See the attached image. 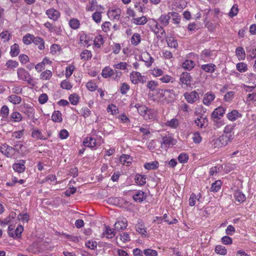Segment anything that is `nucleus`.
Instances as JSON below:
<instances>
[{"label":"nucleus","instance_id":"f03ea898","mask_svg":"<svg viewBox=\"0 0 256 256\" xmlns=\"http://www.w3.org/2000/svg\"><path fill=\"white\" fill-rule=\"evenodd\" d=\"M226 110L222 106H219L216 108L212 114V118L214 122L218 124L217 126L219 127L222 125L221 121H218L221 118L224 114Z\"/></svg>","mask_w":256,"mask_h":256},{"label":"nucleus","instance_id":"0eeeda50","mask_svg":"<svg viewBox=\"0 0 256 256\" xmlns=\"http://www.w3.org/2000/svg\"><path fill=\"white\" fill-rule=\"evenodd\" d=\"M121 13L122 10L120 8L112 9L108 10V16L111 19L118 20Z\"/></svg>","mask_w":256,"mask_h":256},{"label":"nucleus","instance_id":"2eb2a0df","mask_svg":"<svg viewBox=\"0 0 256 256\" xmlns=\"http://www.w3.org/2000/svg\"><path fill=\"white\" fill-rule=\"evenodd\" d=\"M176 144V141L171 136H166L162 138V141L161 142L162 147L169 146L170 144L174 145Z\"/></svg>","mask_w":256,"mask_h":256},{"label":"nucleus","instance_id":"473e14b6","mask_svg":"<svg viewBox=\"0 0 256 256\" xmlns=\"http://www.w3.org/2000/svg\"><path fill=\"white\" fill-rule=\"evenodd\" d=\"M32 136L37 140H44L46 139V138L42 134V132L38 130H34L32 133Z\"/></svg>","mask_w":256,"mask_h":256},{"label":"nucleus","instance_id":"bf43d9fd","mask_svg":"<svg viewBox=\"0 0 256 256\" xmlns=\"http://www.w3.org/2000/svg\"><path fill=\"white\" fill-rule=\"evenodd\" d=\"M23 230V226L21 225H18L16 230H15L14 234V238H19Z\"/></svg>","mask_w":256,"mask_h":256},{"label":"nucleus","instance_id":"f8f14e48","mask_svg":"<svg viewBox=\"0 0 256 256\" xmlns=\"http://www.w3.org/2000/svg\"><path fill=\"white\" fill-rule=\"evenodd\" d=\"M170 18V12H168L166 14H162L158 19V21L162 26H166L168 24Z\"/></svg>","mask_w":256,"mask_h":256},{"label":"nucleus","instance_id":"e433bc0d","mask_svg":"<svg viewBox=\"0 0 256 256\" xmlns=\"http://www.w3.org/2000/svg\"><path fill=\"white\" fill-rule=\"evenodd\" d=\"M158 162L157 161H154L146 163L144 165V167L146 170H155L158 168Z\"/></svg>","mask_w":256,"mask_h":256},{"label":"nucleus","instance_id":"4468645a","mask_svg":"<svg viewBox=\"0 0 256 256\" xmlns=\"http://www.w3.org/2000/svg\"><path fill=\"white\" fill-rule=\"evenodd\" d=\"M195 124L198 127L202 128L208 126V120L206 117L200 116L195 120Z\"/></svg>","mask_w":256,"mask_h":256},{"label":"nucleus","instance_id":"393cba45","mask_svg":"<svg viewBox=\"0 0 256 256\" xmlns=\"http://www.w3.org/2000/svg\"><path fill=\"white\" fill-rule=\"evenodd\" d=\"M114 74V71L110 67H105L102 70V75L104 78H108L112 76Z\"/></svg>","mask_w":256,"mask_h":256},{"label":"nucleus","instance_id":"cd10ccee","mask_svg":"<svg viewBox=\"0 0 256 256\" xmlns=\"http://www.w3.org/2000/svg\"><path fill=\"white\" fill-rule=\"evenodd\" d=\"M234 197L236 200L240 202H242L246 200L245 195L240 190H236L234 192Z\"/></svg>","mask_w":256,"mask_h":256},{"label":"nucleus","instance_id":"052dcab7","mask_svg":"<svg viewBox=\"0 0 256 256\" xmlns=\"http://www.w3.org/2000/svg\"><path fill=\"white\" fill-rule=\"evenodd\" d=\"M129 90L130 86L128 84L124 82L121 84L120 88V92L122 94H126Z\"/></svg>","mask_w":256,"mask_h":256},{"label":"nucleus","instance_id":"de8ad7c7","mask_svg":"<svg viewBox=\"0 0 256 256\" xmlns=\"http://www.w3.org/2000/svg\"><path fill=\"white\" fill-rule=\"evenodd\" d=\"M52 76V72L50 70H46L43 72L40 76V78L41 80H50Z\"/></svg>","mask_w":256,"mask_h":256},{"label":"nucleus","instance_id":"dca6fc26","mask_svg":"<svg viewBox=\"0 0 256 256\" xmlns=\"http://www.w3.org/2000/svg\"><path fill=\"white\" fill-rule=\"evenodd\" d=\"M242 117V114L237 110H232L227 114L228 118L230 121H234Z\"/></svg>","mask_w":256,"mask_h":256},{"label":"nucleus","instance_id":"e2e57ef3","mask_svg":"<svg viewBox=\"0 0 256 256\" xmlns=\"http://www.w3.org/2000/svg\"><path fill=\"white\" fill-rule=\"evenodd\" d=\"M18 218L23 222H28L29 220V215L27 213L20 214L18 216Z\"/></svg>","mask_w":256,"mask_h":256},{"label":"nucleus","instance_id":"58836bf2","mask_svg":"<svg viewBox=\"0 0 256 256\" xmlns=\"http://www.w3.org/2000/svg\"><path fill=\"white\" fill-rule=\"evenodd\" d=\"M6 147L7 148V157H12L16 152H20L18 148L8 146V144Z\"/></svg>","mask_w":256,"mask_h":256},{"label":"nucleus","instance_id":"c9c22d12","mask_svg":"<svg viewBox=\"0 0 256 256\" xmlns=\"http://www.w3.org/2000/svg\"><path fill=\"white\" fill-rule=\"evenodd\" d=\"M221 186V181L220 180H216L212 184V186L210 188V191L212 192H217L220 190Z\"/></svg>","mask_w":256,"mask_h":256},{"label":"nucleus","instance_id":"f257e3e1","mask_svg":"<svg viewBox=\"0 0 256 256\" xmlns=\"http://www.w3.org/2000/svg\"><path fill=\"white\" fill-rule=\"evenodd\" d=\"M158 94L162 97H164V100L168 104L173 102L176 99V96L173 90L159 89Z\"/></svg>","mask_w":256,"mask_h":256},{"label":"nucleus","instance_id":"4c0bfd02","mask_svg":"<svg viewBox=\"0 0 256 256\" xmlns=\"http://www.w3.org/2000/svg\"><path fill=\"white\" fill-rule=\"evenodd\" d=\"M8 99L10 102L14 104H19L22 102L21 97L16 94H12L9 96Z\"/></svg>","mask_w":256,"mask_h":256},{"label":"nucleus","instance_id":"a19ab883","mask_svg":"<svg viewBox=\"0 0 256 256\" xmlns=\"http://www.w3.org/2000/svg\"><path fill=\"white\" fill-rule=\"evenodd\" d=\"M170 18H172V20L176 24H179L180 21V16L176 12H170Z\"/></svg>","mask_w":256,"mask_h":256},{"label":"nucleus","instance_id":"a211bd4d","mask_svg":"<svg viewBox=\"0 0 256 256\" xmlns=\"http://www.w3.org/2000/svg\"><path fill=\"white\" fill-rule=\"evenodd\" d=\"M33 43L38 46L39 50H42L44 49V41L40 37L34 36L33 40Z\"/></svg>","mask_w":256,"mask_h":256},{"label":"nucleus","instance_id":"774afa93","mask_svg":"<svg viewBox=\"0 0 256 256\" xmlns=\"http://www.w3.org/2000/svg\"><path fill=\"white\" fill-rule=\"evenodd\" d=\"M48 100V96L46 94H41L38 98V102L40 104H45Z\"/></svg>","mask_w":256,"mask_h":256},{"label":"nucleus","instance_id":"a878e982","mask_svg":"<svg viewBox=\"0 0 256 256\" xmlns=\"http://www.w3.org/2000/svg\"><path fill=\"white\" fill-rule=\"evenodd\" d=\"M132 22L136 25H144L147 22V18L145 16H142L140 18H133L132 19Z\"/></svg>","mask_w":256,"mask_h":256},{"label":"nucleus","instance_id":"2f4dec72","mask_svg":"<svg viewBox=\"0 0 256 256\" xmlns=\"http://www.w3.org/2000/svg\"><path fill=\"white\" fill-rule=\"evenodd\" d=\"M235 127L234 124H230L226 125L224 130V134L226 135H232L234 137V133L232 132L233 130Z\"/></svg>","mask_w":256,"mask_h":256},{"label":"nucleus","instance_id":"4d7b16f0","mask_svg":"<svg viewBox=\"0 0 256 256\" xmlns=\"http://www.w3.org/2000/svg\"><path fill=\"white\" fill-rule=\"evenodd\" d=\"M166 125L172 128H176L178 125V120L177 119L173 118L168 121Z\"/></svg>","mask_w":256,"mask_h":256},{"label":"nucleus","instance_id":"c756f323","mask_svg":"<svg viewBox=\"0 0 256 256\" xmlns=\"http://www.w3.org/2000/svg\"><path fill=\"white\" fill-rule=\"evenodd\" d=\"M19 46L17 44H14L10 47V54L12 57L16 56L20 54Z\"/></svg>","mask_w":256,"mask_h":256},{"label":"nucleus","instance_id":"6e6d98bb","mask_svg":"<svg viewBox=\"0 0 256 256\" xmlns=\"http://www.w3.org/2000/svg\"><path fill=\"white\" fill-rule=\"evenodd\" d=\"M9 114V109L6 106H4L1 108L0 110V114L3 118H6L8 117Z\"/></svg>","mask_w":256,"mask_h":256},{"label":"nucleus","instance_id":"69168bd1","mask_svg":"<svg viewBox=\"0 0 256 256\" xmlns=\"http://www.w3.org/2000/svg\"><path fill=\"white\" fill-rule=\"evenodd\" d=\"M157 86L158 82L154 80H150L147 84L148 88L152 91L154 90Z\"/></svg>","mask_w":256,"mask_h":256},{"label":"nucleus","instance_id":"20e7f679","mask_svg":"<svg viewBox=\"0 0 256 256\" xmlns=\"http://www.w3.org/2000/svg\"><path fill=\"white\" fill-rule=\"evenodd\" d=\"M17 74L19 80L26 82L28 84H31V76L30 73L24 68H18L17 70Z\"/></svg>","mask_w":256,"mask_h":256},{"label":"nucleus","instance_id":"6e6552de","mask_svg":"<svg viewBox=\"0 0 256 256\" xmlns=\"http://www.w3.org/2000/svg\"><path fill=\"white\" fill-rule=\"evenodd\" d=\"M146 198V194L140 190H136L132 196L135 202H142Z\"/></svg>","mask_w":256,"mask_h":256},{"label":"nucleus","instance_id":"13d9d810","mask_svg":"<svg viewBox=\"0 0 256 256\" xmlns=\"http://www.w3.org/2000/svg\"><path fill=\"white\" fill-rule=\"evenodd\" d=\"M104 44V39L101 36H99L95 38L94 44L97 48H100Z\"/></svg>","mask_w":256,"mask_h":256},{"label":"nucleus","instance_id":"0e129e2a","mask_svg":"<svg viewBox=\"0 0 256 256\" xmlns=\"http://www.w3.org/2000/svg\"><path fill=\"white\" fill-rule=\"evenodd\" d=\"M92 19L96 23H99L101 21L102 15L100 12H95L92 15Z\"/></svg>","mask_w":256,"mask_h":256},{"label":"nucleus","instance_id":"39448f33","mask_svg":"<svg viewBox=\"0 0 256 256\" xmlns=\"http://www.w3.org/2000/svg\"><path fill=\"white\" fill-rule=\"evenodd\" d=\"M130 78L132 82L134 84H137L140 82L144 83L146 82V80L144 76L141 75L139 72H132L130 74Z\"/></svg>","mask_w":256,"mask_h":256},{"label":"nucleus","instance_id":"338daca9","mask_svg":"<svg viewBox=\"0 0 256 256\" xmlns=\"http://www.w3.org/2000/svg\"><path fill=\"white\" fill-rule=\"evenodd\" d=\"M234 92L233 91L228 92L224 96V100L226 102L230 101L233 98Z\"/></svg>","mask_w":256,"mask_h":256},{"label":"nucleus","instance_id":"6ab92c4d","mask_svg":"<svg viewBox=\"0 0 256 256\" xmlns=\"http://www.w3.org/2000/svg\"><path fill=\"white\" fill-rule=\"evenodd\" d=\"M134 180L137 184L142 186L146 183V176L145 175L136 174Z\"/></svg>","mask_w":256,"mask_h":256},{"label":"nucleus","instance_id":"603ef678","mask_svg":"<svg viewBox=\"0 0 256 256\" xmlns=\"http://www.w3.org/2000/svg\"><path fill=\"white\" fill-rule=\"evenodd\" d=\"M60 87L63 89L69 90L72 88V85L68 80H65L61 82Z\"/></svg>","mask_w":256,"mask_h":256},{"label":"nucleus","instance_id":"1a4fd4ad","mask_svg":"<svg viewBox=\"0 0 256 256\" xmlns=\"http://www.w3.org/2000/svg\"><path fill=\"white\" fill-rule=\"evenodd\" d=\"M46 13L50 18L54 21L56 20L60 16V12L54 8L48 10Z\"/></svg>","mask_w":256,"mask_h":256},{"label":"nucleus","instance_id":"37998d69","mask_svg":"<svg viewBox=\"0 0 256 256\" xmlns=\"http://www.w3.org/2000/svg\"><path fill=\"white\" fill-rule=\"evenodd\" d=\"M236 68L240 72H244L248 70L247 64L243 62L238 63L236 65Z\"/></svg>","mask_w":256,"mask_h":256},{"label":"nucleus","instance_id":"c03bdc74","mask_svg":"<svg viewBox=\"0 0 256 256\" xmlns=\"http://www.w3.org/2000/svg\"><path fill=\"white\" fill-rule=\"evenodd\" d=\"M155 118V112L154 110L152 109H148L146 114L144 115V118L146 120H151Z\"/></svg>","mask_w":256,"mask_h":256},{"label":"nucleus","instance_id":"f704fd0d","mask_svg":"<svg viewBox=\"0 0 256 256\" xmlns=\"http://www.w3.org/2000/svg\"><path fill=\"white\" fill-rule=\"evenodd\" d=\"M34 38V36L33 34H28L23 37L22 42L26 45L30 44L33 42Z\"/></svg>","mask_w":256,"mask_h":256},{"label":"nucleus","instance_id":"680f3d73","mask_svg":"<svg viewBox=\"0 0 256 256\" xmlns=\"http://www.w3.org/2000/svg\"><path fill=\"white\" fill-rule=\"evenodd\" d=\"M144 254L146 256H157L158 252L156 250L152 249H146L144 250Z\"/></svg>","mask_w":256,"mask_h":256},{"label":"nucleus","instance_id":"b1692460","mask_svg":"<svg viewBox=\"0 0 256 256\" xmlns=\"http://www.w3.org/2000/svg\"><path fill=\"white\" fill-rule=\"evenodd\" d=\"M52 120L56 122H60L62 120V114L58 110H55L53 112L52 116Z\"/></svg>","mask_w":256,"mask_h":256},{"label":"nucleus","instance_id":"412c9836","mask_svg":"<svg viewBox=\"0 0 256 256\" xmlns=\"http://www.w3.org/2000/svg\"><path fill=\"white\" fill-rule=\"evenodd\" d=\"M113 67L116 69H119L122 70H126L128 72L130 70L131 66L128 64L126 62H120L118 64H114L113 65Z\"/></svg>","mask_w":256,"mask_h":256},{"label":"nucleus","instance_id":"9b49d317","mask_svg":"<svg viewBox=\"0 0 256 256\" xmlns=\"http://www.w3.org/2000/svg\"><path fill=\"white\" fill-rule=\"evenodd\" d=\"M180 81L182 84L186 86L190 85L192 81L190 74L187 72H182L180 76Z\"/></svg>","mask_w":256,"mask_h":256},{"label":"nucleus","instance_id":"5701e85b","mask_svg":"<svg viewBox=\"0 0 256 256\" xmlns=\"http://www.w3.org/2000/svg\"><path fill=\"white\" fill-rule=\"evenodd\" d=\"M216 65L212 64H203L201 66L202 69L204 72L210 73L214 72L216 70Z\"/></svg>","mask_w":256,"mask_h":256},{"label":"nucleus","instance_id":"7c9ffc66","mask_svg":"<svg viewBox=\"0 0 256 256\" xmlns=\"http://www.w3.org/2000/svg\"><path fill=\"white\" fill-rule=\"evenodd\" d=\"M166 42L168 46L172 48H176L178 46L176 40L173 37L170 36L166 38Z\"/></svg>","mask_w":256,"mask_h":256},{"label":"nucleus","instance_id":"a18cd8bd","mask_svg":"<svg viewBox=\"0 0 256 256\" xmlns=\"http://www.w3.org/2000/svg\"><path fill=\"white\" fill-rule=\"evenodd\" d=\"M10 118L14 122H19L22 120V116L18 112H14L10 115Z\"/></svg>","mask_w":256,"mask_h":256},{"label":"nucleus","instance_id":"c85d7f7f","mask_svg":"<svg viewBox=\"0 0 256 256\" xmlns=\"http://www.w3.org/2000/svg\"><path fill=\"white\" fill-rule=\"evenodd\" d=\"M195 66L194 62L190 60H186L182 64V67L188 70H192Z\"/></svg>","mask_w":256,"mask_h":256},{"label":"nucleus","instance_id":"f3484780","mask_svg":"<svg viewBox=\"0 0 256 256\" xmlns=\"http://www.w3.org/2000/svg\"><path fill=\"white\" fill-rule=\"evenodd\" d=\"M215 95L212 92L206 93L203 98V103L206 106H208L210 104L212 101L215 98Z\"/></svg>","mask_w":256,"mask_h":256},{"label":"nucleus","instance_id":"72a5a7b5","mask_svg":"<svg viewBox=\"0 0 256 256\" xmlns=\"http://www.w3.org/2000/svg\"><path fill=\"white\" fill-rule=\"evenodd\" d=\"M114 229L118 231L126 228L127 226L126 222L118 221L114 225Z\"/></svg>","mask_w":256,"mask_h":256},{"label":"nucleus","instance_id":"79ce46f5","mask_svg":"<svg viewBox=\"0 0 256 256\" xmlns=\"http://www.w3.org/2000/svg\"><path fill=\"white\" fill-rule=\"evenodd\" d=\"M236 55L239 59L243 60L245 58L246 54L244 49L242 47H238L236 50Z\"/></svg>","mask_w":256,"mask_h":256},{"label":"nucleus","instance_id":"5fc2aeb1","mask_svg":"<svg viewBox=\"0 0 256 256\" xmlns=\"http://www.w3.org/2000/svg\"><path fill=\"white\" fill-rule=\"evenodd\" d=\"M188 160V156L186 153H182L178 156V160L180 163H186Z\"/></svg>","mask_w":256,"mask_h":256},{"label":"nucleus","instance_id":"ddd939ff","mask_svg":"<svg viewBox=\"0 0 256 256\" xmlns=\"http://www.w3.org/2000/svg\"><path fill=\"white\" fill-rule=\"evenodd\" d=\"M83 144L84 146L94 148L96 146V140L92 137H86L84 138Z\"/></svg>","mask_w":256,"mask_h":256},{"label":"nucleus","instance_id":"49530a36","mask_svg":"<svg viewBox=\"0 0 256 256\" xmlns=\"http://www.w3.org/2000/svg\"><path fill=\"white\" fill-rule=\"evenodd\" d=\"M136 228L138 233L142 234V235H144L145 236H146L147 232L143 224H140L139 222L138 224L136 225Z\"/></svg>","mask_w":256,"mask_h":256},{"label":"nucleus","instance_id":"3c124183","mask_svg":"<svg viewBox=\"0 0 256 256\" xmlns=\"http://www.w3.org/2000/svg\"><path fill=\"white\" fill-rule=\"evenodd\" d=\"M92 56V54L90 51L87 50H84L80 54L81 58L84 60H88L91 58Z\"/></svg>","mask_w":256,"mask_h":256},{"label":"nucleus","instance_id":"423d86ee","mask_svg":"<svg viewBox=\"0 0 256 256\" xmlns=\"http://www.w3.org/2000/svg\"><path fill=\"white\" fill-rule=\"evenodd\" d=\"M186 100L190 104L194 103L198 98V94L196 91L186 92L184 94Z\"/></svg>","mask_w":256,"mask_h":256},{"label":"nucleus","instance_id":"bb28decb","mask_svg":"<svg viewBox=\"0 0 256 256\" xmlns=\"http://www.w3.org/2000/svg\"><path fill=\"white\" fill-rule=\"evenodd\" d=\"M134 106L137 109L138 112L139 114L143 116V117L144 116V115L146 114L147 110H148V108L146 106L140 105L139 104H135Z\"/></svg>","mask_w":256,"mask_h":256},{"label":"nucleus","instance_id":"8fccbe9b","mask_svg":"<svg viewBox=\"0 0 256 256\" xmlns=\"http://www.w3.org/2000/svg\"><path fill=\"white\" fill-rule=\"evenodd\" d=\"M79 96L76 94H70L69 96V100L73 105H76L78 102Z\"/></svg>","mask_w":256,"mask_h":256},{"label":"nucleus","instance_id":"7ed1b4c3","mask_svg":"<svg viewBox=\"0 0 256 256\" xmlns=\"http://www.w3.org/2000/svg\"><path fill=\"white\" fill-rule=\"evenodd\" d=\"M233 139L232 135L222 134L214 141V145L215 147H222L226 146L228 142H230Z\"/></svg>","mask_w":256,"mask_h":256},{"label":"nucleus","instance_id":"4be33fe9","mask_svg":"<svg viewBox=\"0 0 256 256\" xmlns=\"http://www.w3.org/2000/svg\"><path fill=\"white\" fill-rule=\"evenodd\" d=\"M114 230L112 229L110 227L107 226L106 228V230L102 233V237L106 238H112L115 236Z\"/></svg>","mask_w":256,"mask_h":256},{"label":"nucleus","instance_id":"9d476101","mask_svg":"<svg viewBox=\"0 0 256 256\" xmlns=\"http://www.w3.org/2000/svg\"><path fill=\"white\" fill-rule=\"evenodd\" d=\"M25 161L24 160H20L18 162L14 163L12 166V168L15 172L18 173L22 172L26 169Z\"/></svg>","mask_w":256,"mask_h":256},{"label":"nucleus","instance_id":"09e8293b","mask_svg":"<svg viewBox=\"0 0 256 256\" xmlns=\"http://www.w3.org/2000/svg\"><path fill=\"white\" fill-rule=\"evenodd\" d=\"M215 252L218 254L221 255H225L226 254L227 250L224 246L218 245L216 246Z\"/></svg>","mask_w":256,"mask_h":256},{"label":"nucleus","instance_id":"aec40b11","mask_svg":"<svg viewBox=\"0 0 256 256\" xmlns=\"http://www.w3.org/2000/svg\"><path fill=\"white\" fill-rule=\"evenodd\" d=\"M132 158L129 155L122 154L120 158V161L122 164L129 166L132 162Z\"/></svg>","mask_w":256,"mask_h":256},{"label":"nucleus","instance_id":"ea45409f","mask_svg":"<svg viewBox=\"0 0 256 256\" xmlns=\"http://www.w3.org/2000/svg\"><path fill=\"white\" fill-rule=\"evenodd\" d=\"M140 40V36L137 33L134 34L131 38V43L134 46H137L139 44Z\"/></svg>","mask_w":256,"mask_h":256},{"label":"nucleus","instance_id":"864d4df0","mask_svg":"<svg viewBox=\"0 0 256 256\" xmlns=\"http://www.w3.org/2000/svg\"><path fill=\"white\" fill-rule=\"evenodd\" d=\"M69 24L72 28L76 30L80 26V22L77 19L72 18L70 20Z\"/></svg>","mask_w":256,"mask_h":256}]
</instances>
